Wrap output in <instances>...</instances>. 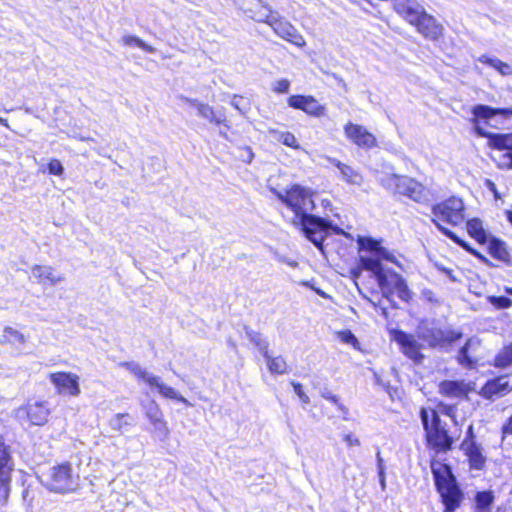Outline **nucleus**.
Wrapping results in <instances>:
<instances>
[{"label":"nucleus","instance_id":"26","mask_svg":"<svg viewBox=\"0 0 512 512\" xmlns=\"http://www.w3.org/2000/svg\"><path fill=\"white\" fill-rule=\"evenodd\" d=\"M382 256H376V255H360L358 264L363 270L372 272L374 278L376 281H384V272L385 268L381 263Z\"/></svg>","mask_w":512,"mask_h":512},{"label":"nucleus","instance_id":"32","mask_svg":"<svg viewBox=\"0 0 512 512\" xmlns=\"http://www.w3.org/2000/svg\"><path fill=\"white\" fill-rule=\"evenodd\" d=\"M123 366L130 371L135 377L143 380L149 386L151 384H157V376L150 374L146 369H144L140 364L136 362H125Z\"/></svg>","mask_w":512,"mask_h":512},{"label":"nucleus","instance_id":"52","mask_svg":"<svg viewBox=\"0 0 512 512\" xmlns=\"http://www.w3.org/2000/svg\"><path fill=\"white\" fill-rule=\"evenodd\" d=\"M244 98L243 97H240V96H237V95H234V97L232 98L231 100V105L237 109L240 113L244 114L245 111H246V107L244 105Z\"/></svg>","mask_w":512,"mask_h":512},{"label":"nucleus","instance_id":"7","mask_svg":"<svg viewBox=\"0 0 512 512\" xmlns=\"http://www.w3.org/2000/svg\"><path fill=\"white\" fill-rule=\"evenodd\" d=\"M278 198L294 212L293 220L312 212L315 208L311 191L300 185H293L285 194H278Z\"/></svg>","mask_w":512,"mask_h":512},{"label":"nucleus","instance_id":"15","mask_svg":"<svg viewBox=\"0 0 512 512\" xmlns=\"http://www.w3.org/2000/svg\"><path fill=\"white\" fill-rule=\"evenodd\" d=\"M51 383L55 385L58 393H65L71 396L80 394L79 377L70 372H55L49 375Z\"/></svg>","mask_w":512,"mask_h":512},{"label":"nucleus","instance_id":"49","mask_svg":"<svg viewBox=\"0 0 512 512\" xmlns=\"http://www.w3.org/2000/svg\"><path fill=\"white\" fill-rule=\"evenodd\" d=\"M291 385L293 386L294 388V392L296 393V395L299 397L300 401L303 403V404H308L310 402V398L309 396L303 391L302 389V385L298 382H295V381H291Z\"/></svg>","mask_w":512,"mask_h":512},{"label":"nucleus","instance_id":"29","mask_svg":"<svg viewBox=\"0 0 512 512\" xmlns=\"http://www.w3.org/2000/svg\"><path fill=\"white\" fill-rule=\"evenodd\" d=\"M508 389L506 377H498L488 381L482 388L483 395L492 398L495 395H502Z\"/></svg>","mask_w":512,"mask_h":512},{"label":"nucleus","instance_id":"21","mask_svg":"<svg viewBox=\"0 0 512 512\" xmlns=\"http://www.w3.org/2000/svg\"><path fill=\"white\" fill-rule=\"evenodd\" d=\"M404 278L392 269H386L384 272V281H377L378 286L382 291V295L387 299L393 308H398L395 301L392 299V295L397 286L403 283Z\"/></svg>","mask_w":512,"mask_h":512},{"label":"nucleus","instance_id":"43","mask_svg":"<svg viewBox=\"0 0 512 512\" xmlns=\"http://www.w3.org/2000/svg\"><path fill=\"white\" fill-rule=\"evenodd\" d=\"M501 447L503 450L512 448V415L501 428Z\"/></svg>","mask_w":512,"mask_h":512},{"label":"nucleus","instance_id":"33","mask_svg":"<svg viewBox=\"0 0 512 512\" xmlns=\"http://www.w3.org/2000/svg\"><path fill=\"white\" fill-rule=\"evenodd\" d=\"M474 500L477 512H490L495 495L492 490L478 491L475 494Z\"/></svg>","mask_w":512,"mask_h":512},{"label":"nucleus","instance_id":"3","mask_svg":"<svg viewBox=\"0 0 512 512\" xmlns=\"http://www.w3.org/2000/svg\"><path fill=\"white\" fill-rule=\"evenodd\" d=\"M293 224L299 227L304 233L305 237L311 241L318 249H323V242L332 230L337 235H343V229L334 226L330 221L323 217L311 214L293 220Z\"/></svg>","mask_w":512,"mask_h":512},{"label":"nucleus","instance_id":"1","mask_svg":"<svg viewBox=\"0 0 512 512\" xmlns=\"http://www.w3.org/2000/svg\"><path fill=\"white\" fill-rule=\"evenodd\" d=\"M394 9L426 39L438 40L443 33V26L416 0H394Z\"/></svg>","mask_w":512,"mask_h":512},{"label":"nucleus","instance_id":"42","mask_svg":"<svg viewBox=\"0 0 512 512\" xmlns=\"http://www.w3.org/2000/svg\"><path fill=\"white\" fill-rule=\"evenodd\" d=\"M495 366L500 368L508 367L512 364V343L505 346L495 357Z\"/></svg>","mask_w":512,"mask_h":512},{"label":"nucleus","instance_id":"9","mask_svg":"<svg viewBox=\"0 0 512 512\" xmlns=\"http://www.w3.org/2000/svg\"><path fill=\"white\" fill-rule=\"evenodd\" d=\"M474 125V130L477 135L486 137L488 139V145L497 150H506L504 157L509 159L508 166L512 168V133H491L485 131L480 126V121L471 120Z\"/></svg>","mask_w":512,"mask_h":512},{"label":"nucleus","instance_id":"5","mask_svg":"<svg viewBox=\"0 0 512 512\" xmlns=\"http://www.w3.org/2000/svg\"><path fill=\"white\" fill-rule=\"evenodd\" d=\"M380 183L385 189L407 196L415 202L424 203L428 201L425 187L411 177L391 174L382 177Z\"/></svg>","mask_w":512,"mask_h":512},{"label":"nucleus","instance_id":"44","mask_svg":"<svg viewBox=\"0 0 512 512\" xmlns=\"http://www.w3.org/2000/svg\"><path fill=\"white\" fill-rule=\"evenodd\" d=\"M122 42L126 46L135 45L148 53H154L156 49L151 45L146 44L142 39L137 36L127 35L122 38Z\"/></svg>","mask_w":512,"mask_h":512},{"label":"nucleus","instance_id":"17","mask_svg":"<svg viewBox=\"0 0 512 512\" xmlns=\"http://www.w3.org/2000/svg\"><path fill=\"white\" fill-rule=\"evenodd\" d=\"M273 31L284 40L297 47H304L306 41L298 30L288 21L278 16L276 21H272Z\"/></svg>","mask_w":512,"mask_h":512},{"label":"nucleus","instance_id":"16","mask_svg":"<svg viewBox=\"0 0 512 512\" xmlns=\"http://www.w3.org/2000/svg\"><path fill=\"white\" fill-rule=\"evenodd\" d=\"M180 99L190 106L194 107L197 110V115L201 118L208 120L210 123H214L216 125L223 124L227 129L229 125L227 124L226 116L223 113L216 112L212 106L207 103H203L198 99L189 98L185 96H180Z\"/></svg>","mask_w":512,"mask_h":512},{"label":"nucleus","instance_id":"58","mask_svg":"<svg viewBox=\"0 0 512 512\" xmlns=\"http://www.w3.org/2000/svg\"><path fill=\"white\" fill-rule=\"evenodd\" d=\"M322 397L327 400H330L334 404H338V400H339L338 396L332 394L330 391L323 392Z\"/></svg>","mask_w":512,"mask_h":512},{"label":"nucleus","instance_id":"10","mask_svg":"<svg viewBox=\"0 0 512 512\" xmlns=\"http://www.w3.org/2000/svg\"><path fill=\"white\" fill-rule=\"evenodd\" d=\"M428 417V409L422 407L420 409V418L423 428L426 432V438L428 443L432 445L434 448H438L444 451L450 450L452 447L453 440L448 435L447 430L444 427L428 429Z\"/></svg>","mask_w":512,"mask_h":512},{"label":"nucleus","instance_id":"46","mask_svg":"<svg viewBox=\"0 0 512 512\" xmlns=\"http://www.w3.org/2000/svg\"><path fill=\"white\" fill-rule=\"evenodd\" d=\"M488 302L496 309H506L512 305V300L506 296H488Z\"/></svg>","mask_w":512,"mask_h":512},{"label":"nucleus","instance_id":"8","mask_svg":"<svg viewBox=\"0 0 512 512\" xmlns=\"http://www.w3.org/2000/svg\"><path fill=\"white\" fill-rule=\"evenodd\" d=\"M433 223L442 226L439 221L457 226L464 220V203L460 198L451 197L432 207Z\"/></svg>","mask_w":512,"mask_h":512},{"label":"nucleus","instance_id":"4","mask_svg":"<svg viewBox=\"0 0 512 512\" xmlns=\"http://www.w3.org/2000/svg\"><path fill=\"white\" fill-rule=\"evenodd\" d=\"M416 333L430 348H444L462 337L461 332L441 328L435 321H421Z\"/></svg>","mask_w":512,"mask_h":512},{"label":"nucleus","instance_id":"59","mask_svg":"<svg viewBox=\"0 0 512 512\" xmlns=\"http://www.w3.org/2000/svg\"><path fill=\"white\" fill-rule=\"evenodd\" d=\"M362 271H363V269H362V268L360 267V265L358 264V266H357L356 268H353V269L351 270V275H352V277H353L354 279H358V278L361 276Z\"/></svg>","mask_w":512,"mask_h":512},{"label":"nucleus","instance_id":"56","mask_svg":"<svg viewBox=\"0 0 512 512\" xmlns=\"http://www.w3.org/2000/svg\"><path fill=\"white\" fill-rule=\"evenodd\" d=\"M439 409L441 413L453 417L456 411V407L454 405H440Z\"/></svg>","mask_w":512,"mask_h":512},{"label":"nucleus","instance_id":"27","mask_svg":"<svg viewBox=\"0 0 512 512\" xmlns=\"http://www.w3.org/2000/svg\"><path fill=\"white\" fill-rule=\"evenodd\" d=\"M329 162L339 169L342 180L345 181L346 183L355 186H361L363 184V176L353 167L344 164L335 158H330Z\"/></svg>","mask_w":512,"mask_h":512},{"label":"nucleus","instance_id":"30","mask_svg":"<svg viewBox=\"0 0 512 512\" xmlns=\"http://www.w3.org/2000/svg\"><path fill=\"white\" fill-rule=\"evenodd\" d=\"M488 251L492 257L503 262L509 260V253L506 249L505 243L496 237H488Z\"/></svg>","mask_w":512,"mask_h":512},{"label":"nucleus","instance_id":"40","mask_svg":"<svg viewBox=\"0 0 512 512\" xmlns=\"http://www.w3.org/2000/svg\"><path fill=\"white\" fill-rule=\"evenodd\" d=\"M270 134L274 136V138L281 142L283 145L291 147L293 149H300V145L297 142L296 137L291 132H281L274 129H270Z\"/></svg>","mask_w":512,"mask_h":512},{"label":"nucleus","instance_id":"38","mask_svg":"<svg viewBox=\"0 0 512 512\" xmlns=\"http://www.w3.org/2000/svg\"><path fill=\"white\" fill-rule=\"evenodd\" d=\"M266 359L268 369L273 374H285L288 372V365L282 356L272 357L269 352Z\"/></svg>","mask_w":512,"mask_h":512},{"label":"nucleus","instance_id":"23","mask_svg":"<svg viewBox=\"0 0 512 512\" xmlns=\"http://www.w3.org/2000/svg\"><path fill=\"white\" fill-rule=\"evenodd\" d=\"M472 114L474 120L480 121L485 120L488 123L489 120L496 116H501L505 119L512 116V107L508 108H493L488 105L478 104L472 108Z\"/></svg>","mask_w":512,"mask_h":512},{"label":"nucleus","instance_id":"35","mask_svg":"<svg viewBox=\"0 0 512 512\" xmlns=\"http://www.w3.org/2000/svg\"><path fill=\"white\" fill-rule=\"evenodd\" d=\"M244 330L247 338L258 348L262 356H267V353L269 352L268 341L265 338H263L259 332L252 330L248 326H245Z\"/></svg>","mask_w":512,"mask_h":512},{"label":"nucleus","instance_id":"28","mask_svg":"<svg viewBox=\"0 0 512 512\" xmlns=\"http://www.w3.org/2000/svg\"><path fill=\"white\" fill-rule=\"evenodd\" d=\"M32 274L41 283L49 282L51 285H55L63 280V277L56 275L54 269L49 266L35 265L32 268Z\"/></svg>","mask_w":512,"mask_h":512},{"label":"nucleus","instance_id":"22","mask_svg":"<svg viewBox=\"0 0 512 512\" xmlns=\"http://www.w3.org/2000/svg\"><path fill=\"white\" fill-rule=\"evenodd\" d=\"M249 17L257 22L267 23L272 27V21H276L279 14L271 9L270 6L264 4L261 0H255V4L246 9Z\"/></svg>","mask_w":512,"mask_h":512},{"label":"nucleus","instance_id":"24","mask_svg":"<svg viewBox=\"0 0 512 512\" xmlns=\"http://www.w3.org/2000/svg\"><path fill=\"white\" fill-rule=\"evenodd\" d=\"M357 243L360 250L371 252L372 255L382 256L384 260L397 263L395 256L385 247L381 246L379 241L371 237H359Z\"/></svg>","mask_w":512,"mask_h":512},{"label":"nucleus","instance_id":"63","mask_svg":"<svg viewBox=\"0 0 512 512\" xmlns=\"http://www.w3.org/2000/svg\"><path fill=\"white\" fill-rule=\"evenodd\" d=\"M473 427L470 425L467 431V436L465 440H474Z\"/></svg>","mask_w":512,"mask_h":512},{"label":"nucleus","instance_id":"34","mask_svg":"<svg viewBox=\"0 0 512 512\" xmlns=\"http://www.w3.org/2000/svg\"><path fill=\"white\" fill-rule=\"evenodd\" d=\"M467 231L480 244H484L488 240V235L483 228L482 221L478 218H472L467 221Z\"/></svg>","mask_w":512,"mask_h":512},{"label":"nucleus","instance_id":"31","mask_svg":"<svg viewBox=\"0 0 512 512\" xmlns=\"http://www.w3.org/2000/svg\"><path fill=\"white\" fill-rule=\"evenodd\" d=\"M150 387L157 388L158 392L165 398L177 400L189 407L192 406L191 402H189L185 397L179 394V392L176 391L173 387H170L162 383L159 376H157V384H151Z\"/></svg>","mask_w":512,"mask_h":512},{"label":"nucleus","instance_id":"62","mask_svg":"<svg viewBox=\"0 0 512 512\" xmlns=\"http://www.w3.org/2000/svg\"><path fill=\"white\" fill-rule=\"evenodd\" d=\"M478 259L487 266H493L492 262L482 254L479 255Z\"/></svg>","mask_w":512,"mask_h":512},{"label":"nucleus","instance_id":"51","mask_svg":"<svg viewBox=\"0 0 512 512\" xmlns=\"http://www.w3.org/2000/svg\"><path fill=\"white\" fill-rule=\"evenodd\" d=\"M290 82L287 79H281L274 83L273 91L276 93H287L289 91Z\"/></svg>","mask_w":512,"mask_h":512},{"label":"nucleus","instance_id":"54","mask_svg":"<svg viewBox=\"0 0 512 512\" xmlns=\"http://www.w3.org/2000/svg\"><path fill=\"white\" fill-rule=\"evenodd\" d=\"M340 337L341 340L347 344H353L357 341L355 335L349 330L340 332Z\"/></svg>","mask_w":512,"mask_h":512},{"label":"nucleus","instance_id":"2","mask_svg":"<svg viewBox=\"0 0 512 512\" xmlns=\"http://www.w3.org/2000/svg\"><path fill=\"white\" fill-rule=\"evenodd\" d=\"M40 481L46 489L59 494L75 492L80 486L79 473L68 462L50 468Z\"/></svg>","mask_w":512,"mask_h":512},{"label":"nucleus","instance_id":"47","mask_svg":"<svg viewBox=\"0 0 512 512\" xmlns=\"http://www.w3.org/2000/svg\"><path fill=\"white\" fill-rule=\"evenodd\" d=\"M395 291L402 301L409 302L412 298V292L409 289L405 279L403 280V283L396 287Z\"/></svg>","mask_w":512,"mask_h":512},{"label":"nucleus","instance_id":"60","mask_svg":"<svg viewBox=\"0 0 512 512\" xmlns=\"http://www.w3.org/2000/svg\"><path fill=\"white\" fill-rule=\"evenodd\" d=\"M335 405H336L337 409H338L341 413H343V415H344V419H347V415H348V413H349L348 408H347L346 406H344L342 403H340L339 401H338V404H335Z\"/></svg>","mask_w":512,"mask_h":512},{"label":"nucleus","instance_id":"41","mask_svg":"<svg viewBox=\"0 0 512 512\" xmlns=\"http://www.w3.org/2000/svg\"><path fill=\"white\" fill-rule=\"evenodd\" d=\"M132 424V417L128 413H117L109 420L112 430L121 432L125 426Z\"/></svg>","mask_w":512,"mask_h":512},{"label":"nucleus","instance_id":"20","mask_svg":"<svg viewBox=\"0 0 512 512\" xmlns=\"http://www.w3.org/2000/svg\"><path fill=\"white\" fill-rule=\"evenodd\" d=\"M473 390L470 383L463 380H444L439 384V393L450 398H463Z\"/></svg>","mask_w":512,"mask_h":512},{"label":"nucleus","instance_id":"11","mask_svg":"<svg viewBox=\"0 0 512 512\" xmlns=\"http://www.w3.org/2000/svg\"><path fill=\"white\" fill-rule=\"evenodd\" d=\"M13 461L8 446L0 439V503L4 504L10 493Z\"/></svg>","mask_w":512,"mask_h":512},{"label":"nucleus","instance_id":"50","mask_svg":"<svg viewBox=\"0 0 512 512\" xmlns=\"http://www.w3.org/2000/svg\"><path fill=\"white\" fill-rule=\"evenodd\" d=\"M48 171L50 174H53V175H62L63 171H64V168L61 164V162L57 159H52L49 163H48Z\"/></svg>","mask_w":512,"mask_h":512},{"label":"nucleus","instance_id":"55","mask_svg":"<svg viewBox=\"0 0 512 512\" xmlns=\"http://www.w3.org/2000/svg\"><path fill=\"white\" fill-rule=\"evenodd\" d=\"M343 440L346 442L348 447L360 446L361 444L360 440L357 437H354L351 433L344 434Z\"/></svg>","mask_w":512,"mask_h":512},{"label":"nucleus","instance_id":"57","mask_svg":"<svg viewBox=\"0 0 512 512\" xmlns=\"http://www.w3.org/2000/svg\"><path fill=\"white\" fill-rule=\"evenodd\" d=\"M376 460H377V469H378V474L385 473L384 460H383V458L381 457L380 452H377V454H376Z\"/></svg>","mask_w":512,"mask_h":512},{"label":"nucleus","instance_id":"25","mask_svg":"<svg viewBox=\"0 0 512 512\" xmlns=\"http://www.w3.org/2000/svg\"><path fill=\"white\" fill-rule=\"evenodd\" d=\"M462 449L468 456L469 465L471 469L481 470L485 465V457L482 454V449L479 444L474 440H464L461 444Z\"/></svg>","mask_w":512,"mask_h":512},{"label":"nucleus","instance_id":"45","mask_svg":"<svg viewBox=\"0 0 512 512\" xmlns=\"http://www.w3.org/2000/svg\"><path fill=\"white\" fill-rule=\"evenodd\" d=\"M472 343V339L467 340L465 345L461 347L458 354V361L459 363L467 368H472L474 365V361L471 359V357L468 354L469 346Z\"/></svg>","mask_w":512,"mask_h":512},{"label":"nucleus","instance_id":"61","mask_svg":"<svg viewBox=\"0 0 512 512\" xmlns=\"http://www.w3.org/2000/svg\"><path fill=\"white\" fill-rule=\"evenodd\" d=\"M378 478H379V483H380L381 489H382V490H385V488H386V477H385V473L378 474Z\"/></svg>","mask_w":512,"mask_h":512},{"label":"nucleus","instance_id":"13","mask_svg":"<svg viewBox=\"0 0 512 512\" xmlns=\"http://www.w3.org/2000/svg\"><path fill=\"white\" fill-rule=\"evenodd\" d=\"M145 416L153 425L154 430L160 439H166L169 435V428L164 420L163 413L155 400L142 402Z\"/></svg>","mask_w":512,"mask_h":512},{"label":"nucleus","instance_id":"36","mask_svg":"<svg viewBox=\"0 0 512 512\" xmlns=\"http://www.w3.org/2000/svg\"><path fill=\"white\" fill-rule=\"evenodd\" d=\"M478 61L493 67L501 75L506 76L512 74L511 66L496 57L482 55L481 57L478 58Z\"/></svg>","mask_w":512,"mask_h":512},{"label":"nucleus","instance_id":"53","mask_svg":"<svg viewBox=\"0 0 512 512\" xmlns=\"http://www.w3.org/2000/svg\"><path fill=\"white\" fill-rule=\"evenodd\" d=\"M241 159L243 162L251 163L254 158V153L252 152V149L248 146H245L241 148Z\"/></svg>","mask_w":512,"mask_h":512},{"label":"nucleus","instance_id":"12","mask_svg":"<svg viewBox=\"0 0 512 512\" xmlns=\"http://www.w3.org/2000/svg\"><path fill=\"white\" fill-rule=\"evenodd\" d=\"M399 344L401 352L415 363H421L424 355L421 353L422 345L417 341L414 335L402 330H396L393 336Z\"/></svg>","mask_w":512,"mask_h":512},{"label":"nucleus","instance_id":"14","mask_svg":"<svg viewBox=\"0 0 512 512\" xmlns=\"http://www.w3.org/2000/svg\"><path fill=\"white\" fill-rule=\"evenodd\" d=\"M287 102L290 107L302 110L313 117H322L326 114V107L310 95H292Z\"/></svg>","mask_w":512,"mask_h":512},{"label":"nucleus","instance_id":"37","mask_svg":"<svg viewBox=\"0 0 512 512\" xmlns=\"http://www.w3.org/2000/svg\"><path fill=\"white\" fill-rule=\"evenodd\" d=\"M0 337V344H24L26 342L25 336L18 330L6 326Z\"/></svg>","mask_w":512,"mask_h":512},{"label":"nucleus","instance_id":"39","mask_svg":"<svg viewBox=\"0 0 512 512\" xmlns=\"http://www.w3.org/2000/svg\"><path fill=\"white\" fill-rule=\"evenodd\" d=\"M438 229L445 235L447 236L449 239H451L453 242H455L456 244H458L460 247H462L464 250H466L467 252H469L471 255L475 256V257H479V255L481 254L479 251L473 249L466 241L460 239L454 232H452L451 230H449L448 228L444 227V226H440L438 225Z\"/></svg>","mask_w":512,"mask_h":512},{"label":"nucleus","instance_id":"6","mask_svg":"<svg viewBox=\"0 0 512 512\" xmlns=\"http://www.w3.org/2000/svg\"><path fill=\"white\" fill-rule=\"evenodd\" d=\"M434 473L435 486L445 506L444 512H455L463 500V492L457 484L456 478L449 471L446 475Z\"/></svg>","mask_w":512,"mask_h":512},{"label":"nucleus","instance_id":"18","mask_svg":"<svg viewBox=\"0 0 512 512\" xmlns=\"http://www.w3.org/2000/svg\"><path fill=\"white\" fill-rule=\"evenodd\" d=\"M344 132L347 138L359 147L370 149L376 146L375 136L361 125L348 123L344 127Z\"/></svg>","mask_w":512,"mask_h":512},{"label":"nucleus","instance_id":"19","mask_svg":"<svg viewBox=\"0 0 512 512\" xmlns=\"http://www.w3.org/2000/svg\"><path fill=\"white\" fill-rule=\"evenodd\" d=\"M26 415L32 425H44L48 421L50 410L46 402H34L27 404L26 407H21L18 410V415Z\"/></svg>","mask_w":512,"mask_h":512},{"label":"nucleus","instance_id":"48","mask_svg":"<svg viewBox=\"0 0 512 512\" xmlns=\"http://www.w3.org/2000/svg\"><path fill=\"white\" fill-rule=\"evenodd\" d=\"M429 417H428V429L431 428H439L441 426V419L437 411L434 409H428Z\"/></svg>","mask_w":512,"mask_h":512},{"label":"nucleus","instance_id":"64","mask_svg":"<svg viewBox=\"0 0 512 512\" xmlns=\"http://www.w3.org/2000/svg\"><path fill=\"white\" fill-rule=\"evenodd\" d=\"M443 272L453 281L456 280V278L453 276V270L452 269H443Z\"/></svg>","mask_w":512,"mask_h":512}]
</instances>
